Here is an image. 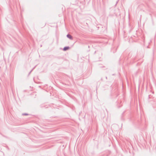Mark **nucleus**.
Masks as SVG:
<instances>
[{"label": "nucleus", "instance_id": "9", "mask_svg": "<svg viewBox=\"0 0 156 156\" xmlns=\"http://www.w3.org/2000/svg\"><path fill=\"white\" fill-rule=\"evenodd\" d=\"M150 95H148V97H149V98H150Z\"/></svg>", "mask_w": 156, "mask_h": 156}, {"label": "nucleus", "instance_id": "10", "mask_svg": "<svg viewBox=\"0 0 156 156\" xmlns=\"http://www.w3.org/2000/svg\"><path fill=\"white\" fill-rule=\"evenodd\" d=\"M106 79H107V77H106Z\"/></svg>", "mask_w": 156, "mask_h": 156}, {"label": "nucleus", "instance_id": "3", "mask_svg": "<svg viewBox=\"0 0 156 156\" xmlns=\"http://www.w3.org/2000/svg\"><path fill=\"white\" fill-rule=\"evenodd\" d=\"M69 49V46L65 47L63 49L64 51H66Z\"/></svg>", "mask_w": 156, "mask_h": 156}, {"label": "nucleus", "instance_id": "7", "mask_svg": "<svg viewBox=\"0 0 156 156\" xmlns=\"http://www.w3.org/2000/svg\"><path fill=\"white\" fill-rule=\"evenodd\" d=\"M35 67H34L30 71V72H29V75H30V73H31L32 72V71L34 69Z\"/></svg>", "mask_w": 156, "mask_h": 156}, {"label": "nucleus", "instance_id": "6", "mask_svg": "<svg viewBox=\"0 0 156 156\" xmlns=\"http://www.w3.org/2000/svg\"><path fill=\"white\" fill-rule=\"evenodd\" d=\"M40 107H41V108H43L44 107H45V106L44 105L42 104V105H41Z\"/></svg>", "mask_w": 156, "mask_h": 156}, {"label": "nucleus", "instance_id": "5", "mask_svg": "<svg viewBox=\"0 0 156 156\" xmlns=\"http://www.w3.org/2000/svg\"><path fill=\"white\" fill-rule=\"evenodd\" d=\"M22 115H29L27 113H24L22 114Z\"/></svg>", "mask_w": 156, "mask_h": 156}, {"label": "nucleus", "instance_id": "8", "mask_svg": "<svg viewBox=\"0 0 156 156\" xmlns=\"http://www.w3.org/2000/svg\"><path fill=\"white\" fill-rule=\"evenodd\" d=\"M119 0H117V1H116V4H115V6L119 2Z\"/></svg>", "mask_w": 156, "mask_h": 156}, {"label": "nucleus", "instance_id": "1", "mask_svg": "<svg viewBox=\"0 0 156 156\" xmlns=\"http://www.w3.org/2000/svg\"><path fill=\"white\" fill-rule=\"evenodd\" d=\"M123 101V98L122 97L120 100L119 99L117 101V102L118 103V104H119V105H120L118 106V108H120L122 106V103Z\"/></svg>", "mask_w": 156, "mask_h": 156}, {"label": "nucleus", "instance_id": "4", "mask_svg": "<svg viewBox=\"0 0 156 156\" xmlns=\"http://www.w3.org/2000/svg\"><path fill=\"white\" fill-rule=\"evenodd\" d=\"M96 53H97L98 54H100V56H99L100 57H101V56L102 55V53L100 51H95L94 54H95Z\"/></svg>", "mask_w": 156, "mask_h": 156}, {"label": "nucleus", "instance_id": "2", "mask_svg": "<svg viewBox=\"0 0 156 156\" xmlns=\"http://www.w3.org/2000/svg\"><path fill=\"white\" fill-rule=\"evenodd\" d=\"M67 37L71 40L73 39V37L70 34H68L66 35Z\"/></svg>", "mask_w": 156, "mask_h": 156}]
</instances>
